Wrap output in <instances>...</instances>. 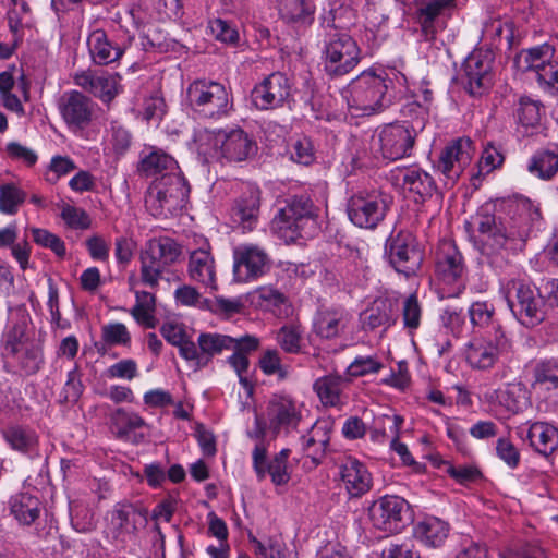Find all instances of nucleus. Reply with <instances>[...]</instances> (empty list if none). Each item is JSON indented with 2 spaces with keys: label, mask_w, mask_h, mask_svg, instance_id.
I'll use <instances>...</instances> for the list:
<instances>
[{
  "label": "nucleus",
  "mask_w": 558,
  "mask_h": 558,
  "mask_svg": "<svg viewBox=\"0 0 558 558\" xmlns=\"http://www.w3.org/2000/svg\"><path fill=\"white\" fill-rule=\"evenodd\" d=\"M534 388L545 398L558 403V366L550 362H542L534 369Z\"/></svg>",
  "instance_id": "obj_37"
},
{
  "label": "nucleus",
  "mask_w": 558,
  "mask_h": 558,
  "mask_svg": "<svg viewBox=\"0 0 558 558\" xmlns=\"http://www.w3.org/2000/svg\"><path fill=\"white\" fill-rule=\"evenodd\" d=\"M509 220L502 221L487 208L474 217L481 234V250L493 265L507 260L510 253L522 248L530 231L542 219L539 207L529 198L520 197L508 204Z\"/></svg>",
  "instance_id": "obj_1"
},
{
  "label": "nucleus",
  "mask_w": 558,
  "mask_h": 558,
  "mask_svg": "<svg viewBox=\"0 0 558 558\" xmlns=\"http://www.w3.org/2000/svg\"><path fill=\"white\" fill-rule=\"evenodd\" d=\"M391 75L392 77H389V80H395L399 85L407 87L411 93L412 101L404 105L402 109L403 116H415L416 126L423 129L434 99L433 90L429 88V83L423 80L418 87L411 90L408 85V77L403 73L391 71Z\"/></svg>",
  "instance_id": "obj_23"
},
{
  "label": "nucleus",
  "mask_w": 558,
  "mask_h": 558,
  "mask_svg": "<svg viewBox=\"0 0 558 558\" xmlns=\"http://www.w3.org/2000/svg\"><path fill=\"white\" fill-rule=\"evenodd\" d=\"M180 355L192 363V366L195 371H198L205 366H207V357L203 354L201 349H197V345L186 338L182 344L178 345Z\"/></svg>",
  "instance_id": "obj_58"
},
{
  "label": "nucleus",
  "mask_w": 558,
  "mask_h": 558,
  "mask_svg": "<svg viewBox=\"0 0 558 558\" xmlns=\"http://www.w3.org/2000/svg\"><path fill=\"white\" fill-rule=\"evenodd\" d=\"M555 56V48L549 44L524 49L515 57V64L522 71L539 73Z\"/></svg>",
  "instance_id": "obj_35"
},
{
  "label": "nucleus",
  "mask_w": 558,
  "mask_h": 558,
  "mask_svg": "<svg viewBox=\"0 0 558 558\" xmlns=\"http://www.w3.org/2000/svg\"><path fill=\"white\" fill-rule=\"evenodd\" d=\"M505 296L522 325L534 327L545 319V301L531 284L521 280H509L505 287Z\"/></svg>",
  "instance_id": "obj_9"
},
{
  "label": "nucleus",
  "mask_w": 558,
  "mask_h": 558,
  "mask_svg": "<svg viewBox=\"0 0 558 558\" xmlns=\"http://www.w3.org/2000/svg\"><path fill=\"white\" fill-rule=\"evenodd\" d=\"M10 510L20 524L31 525L40 514V501L29 493H19L12 496Z\"/></svg>",
  "instance_id": "obj_39"
},
{
  "label": "nucleus",
  "mask_w": 558,
  "mask_h": 558,
  "mask_svg": "<svg viewBox=\"0 0 558 558\" xmlns=\"http://www.w3.org/2000/svg\"><path fill=\"white\" fill-rule=\"evenodd\" d=\"M236 347L232 348L233 354L229 356L228 362L234 368L238 375L245 373L250 362L247 353L258 348V339L252 336H243L235 339Z\"/></svg>",
  "instance_id": "obj_46"
},
{
  "label": "nucleus",
  "mask_w": 558,
  "mask_h": 558,
  "mask_svg": "<svg viewBox=\"0 0 558 558\" xmlns=\"http://www.w3.org/2000/svg\"><path fill=\"white\" fill-rule=\"evenodd\" d=\"M422 307L417 296L416 294H410L402 304L403 326L410 330H415L420 327Z\"/></svg>",
  "instance_id": "obj_57"
},
{
  "label": "nucleus",
  "mask_w": 558,
  "mask_h": 558,
  "mask_svg": "<svg viewBox=\"0 0 558 558\" xmlns=\"http://www.w3.org/2000/svg\"><path fill=\"white\" fill-rule=\"evenodd\" d=\"M518 121L525 128H534L541 122V104L529 97H521L517 111Z\"/></svg>",
  "instance_id": "obj_52"
},
{
  "label": "nucleus",
  "mask_w": 558,
  "mask_h": 558,
  "mask_svg": "<svg viewBox=\"0 0 558 558\" xmlns=\"http://www.w3.org/2000/svg\"><path fill=\"white\" fill-rule=\"evenodd\" d=\"M339 470L344 488L351 497L359 498L372 488V475L357 459L345 457L341 461Z\"/></svg>",
  "instance_id": "obj_26"
},
{
  "label": "nucleus",
  "mask_w": 558,
  "mask_h": 558,
  "mask_svg": "<svg viewBox=\"0 0 558 558\" xmlns=\"http://www.w3.org/2000/svg\"><path fill=\"white\" fill-rule=\"evenodd\" d=\"M180 255L181 246L174 240L167 236L149 240L140 254L142 283L156 288L166 268Z\"/></svg>",
  "instance_id": "obj_8"
},
{
  "label": "nucleus",
  "mask_w": 558,
  "mask_h": 558,
  "mask_svg": "<svg viewBox=\"0 0 558 558\" xmlns=\"http://www.w3.org/2000/svg\"><path fill=\"white\" fill-rule=\"evenodd\" d=\"M289 454V449H282L265 465V476L269 475L276 486L286 485L291 478L288 468Z\"/></svg>",
  "instance_id": "obj_48"
},
{
  "label": "nucleus",
  "mask_w": 558,
  "mask_h": 558,
  "mask_svg": "<svg viewBox=\"0 0 558 558\" xmlns=\"http://www.w3.org/2000/svg\"><path fill=\"white\" fill-rule=\"evenodd\" d=\"M191 109L198 116L218 120L232 110V98L226 86L210 80H195L186 89Z\"/></svg>",
  "instance_id": "obj_6"
},
{
  "label": "nucleus",
  "mask_w": 558,
  "mask_h": 558,
  "mask_svg": "<svg viewBox=\"0 0 558 558\" xmlns=\"http://www.w3.org/2000/svg\"><path fill=\"white\" fill-rule=\"evenodd\" d=\"M199 141L203 154L227 162H241L257 153L256 142L242 129L206 132Z\"/></svg>",
  "instance_id": "obj_3"
},
{
  "label": "nucleus",
  "mask_w": 558,
  "mask_h": 558,
  "mask_svg": "<svg viewBox=\"0 0 558 558\" xmlns=\"http://www.w3.org/2000/svg\"><path fill=\"white\" fill-rule=\"evenodd\" d=\"M504 162V156L494 146L488 145L482 153L478 161L480 173L487 174Z\"/></svg>",
  "instance_id": "obj_61"
},
{
  "label": "nucleus",
  "mask_w": 558,
  "mask_h": 558,
  "mask_svg": "<svg viewBox=\"0 0 558 558\" xmlns=\"http://www.w3.org/2000/svg\"><path fill=\"white\" fill-rule=\"evenodd\" d=\"M497 456L511 469H514L520 461L518 449L506 438L497 440Z\"/></svg>",
  "instance_id": "obj_63"
},
{
  "label": "nucleus",
  "mask_w": 558,
  "mask_h": 558,
  "mask_svg": "<svg viewBox=\"0 0 558 558\" xmlns=\"http://www.w3.org/2000/svg\"><path fill=\"white\" fill-rule=\"evenodd\" d=\"M454 5V0H415V19L421 25L426 40L435 37L434 21L447 9Z\"/></svg>",
  "instance_id": "obj_29"
},
{
  "label": "nucleus",
  "mask_w": 558,
  "mask_h": 558,
  "mask_svg": "<svg viewBox=\"0 0 558 558\" xmlns=\"http://www.w3.org/2000/svg\"><path fill=\"white\" fill-rule=\"evenodd\" d=\"M527 171L541 180L553 179L558 172V145L537 150L529 160Z\"/></svg>",
  "instance_id": "obj_33"
},
{
  "label": "nucleus",
  "mask_w": 558,
  "mask_h": 558,
  "mask_svg": "<svg viewBox=\"0 0 558 558\" xmlns=\"http://www.w3.org/2000/svg\"><path fill=\"white\" fill-rule=\"evenodd\" d=\"M189 189L180 174H163L149 186L145 204L155 217H167L181 209L187 198Z\"/></svg>",
  "instance_id": "obj_7"
},
{
  "label": "nucleus",
  "mask_w": 558,
  "mask_h": 558,
  "mask_svg": "<svg viewBox=\"0 0 558 558\" xmlns=\"http://www.w3.org/2000/svg\"><path fill=\"white\" fill-rule=\"evenodd\" d=\"M501 558H545L544 551L530 544L520 545L502 550Z\"/></svg>",
  "instance_id": "obj_64"
},
{
  "label": "nucleus",
  "mask_w": 558,
  "mask_h": 558,
  "mask_svg": "<svg viewBox=\"0 0 558 558\" xmlns=\"http://www.w3.org/2000/svg\"><path fill=\"white\" fill-rule=\"evenodd\" d=\"M62 219L73 229H88L90 219L84 209L66 205L61 213Z\"/></svg>",
  "instance_id": "obj_60"
},
{
  "label": "nucleus",
  "mask_w": 558,
  "mask_h": 558,
  "mask_svg": "<svg viewBox=\"0 0 558 558\" xmlns=\"http://www.w3.org/2000/svg\"><path fill=\"white\" fill-rule=\"evenodd\" d=\"M8 444L15 450L28 451L37 444L36 434L22 426H11L3 432Z\"/></svg>",
  "instance_id": "obj_49"
},
{
  "label": "nucleus",
  "mask_w": 558,
  "mask_h": 558,
  "mask_svg": "<svg viewBox=\"0 0 558 558\" xmlns=\"http://www.w3.org/2000/svg\"><path fill=\"white\" fill-rule=\"evenodd\" d=\"M417 130L414 125L391 123L379 132L380 153L385 159L398 160L410 156Z\"/></svg>",
  "instance_id": "obj_16"
},
{
  "label": "nucleus",
  "mask_w": 558,
  "mask_h": 558,
  "mask_svg": "<svg viewBox=\"0 0 558 558\" xmlns=\"http://www.w3.org/2000/svg\"><path fill=\"white\" fill-rule=\"evenodd\" d=\"M110 423L112 428L116 429L117 437L122 439L129 438L131 433L147 426L142 416L123 408H119L110 414Z\"/></svg>",
  "instance_id": "obj_42"
},
{
  "label": "nucleus",
  "mask_w": 558,
  "mask_h": 558,
  "mask_svg": "<svg viewBox=\"0 0 558 558\" xmlns=\"http://www.w3.org/2000/svg\"><path fill=\"white\" fill-rule=\"evenodd\" d=\"M189 278L206 290H217V269L214 256L208 250L199 248L190 254Z\"/></svg>",
  "instance_id": "obj_27"
},
{
  "label": "nucleus",
  "mask_w": 558,
  "mask_h": 558,
  "mask_svg": "<svg viewBox=\"0 0 558 558\" xmlns=\"http://www.w3.org/2000/svg\"><path fill=\"white\" fill-rule=\"evenodd\" d=\"M259 367L265 375H277L280 380L289 377V367L282 365L277 350H266L259 357Z\"/></svg>",
  "instance_id": "obj_53"
},
{
  "label": "nucleus",
  "mask_w": 558,
  "mask_h": 558,
  "mask_svg": "<svg viewBox=\"0 0 558 558\" xmlns=\"http://www.w3.org/2000/svg\"><path fill=\"white\" fill-rule=\"evenodd\" d=\"M290 95L289 78L280 72H275L253 88L251 97L257 109L269 110L281 107Z\"/></svg>",
  "instance_id": "obj_19"
},
{
  "label": "nucleus",
  "mask_w": 558,
  "mask_h": 558,
  "mask_svg": "<svg viewBox=\"0 0 558 558\" xmlns=\"http://www.w3.org/2000/svg\"><path fill=\"white\" fill-rule=\"evenodd\" d=\"M317 208L307 197H295L274 217L271 229L284 242L311 236L317 230Z\"/></svg>",
  "instance_id": "obj_2"
},
{
  "label": "nucleus",
  "mask_w": 558,
  "mask_h": 558,
  "mask_svg": "<svg viewBox=\"0 0 558 558\" xmlns=\"http://www.w3.org/2000/svg\"><path fill=\"white\" fill-rule=\"evenodd\" d=\"M146 522L145 511L132 504H117L106 514V536L114 542L125 543Z\"/></svg>",
  "instance_id": "obj_13"
},
{
  "label": "nucleus",
  "mask_w": 558,
  "mask_h": 558,
  "mask_svg": "<svg viewBox=\"0 0 558 558\" xmlns=\"http://www.w3.org/2000/svg\"><path fill=\"white\" fill-rule=\"evenodd\" d=\"M388 202L378 193H359L348 203L350 220L360 228L373 229L385 217Z\"/></svg>",
  "instance_id": "obj_14"
},
{
  "label": "nucleus",
  "mask_w": 558,
  "mask_h": 558,
  "mask_svg": "<svg viewBox=\"0 0 558 558\" xmlns=\"http://www.w3.org/2000/svg\"><path fill=\"white\" fill-rule=\"evenodd\" d=\"M277 341L288 353H299L301 350L302 331L298 326L289 325L280 328Z\"/></svg>",
  "instance_id": "obj_56"
},
{
  "label": "nucleus",
  "mask_w": 558,
  "mask_h": 558,
  "mask_svg": "<svg viewBox=\"0 0 558 558\" xmlns=\"http://www.w3.org/2000/svg\"><path fill=\"white\" fill-rule=\"evenodd\" d=\"M209 27L216 39L222 43L233 44L239 38L238 31L221 19L211 21Z\"/></svg>",
  "instance_id": "obj_62"
},
{
  "label": "nucleus",
  "mask_w": 558,
  "mask_h": 558,
  "mask_svg": "<svg viewBox=\"0 0 558 558\" xmlns=\"http://www.w3.org/2000/svg\"><path fill=\"white\" fill-rule=\"evenodd\" d=\"M350 313L342 306H323L314 317V332L323 339L339 337L349 326Z\"/></svg>",
  "instance_id": "obj_25"
},
{
  "label": "nucleus",
  "mask_w": 558,
  "mask_h": 558,
  "mask_svg": "<svg viewBox=\"0 0 558 558\" xmlns=\"http://www.w3.org/2000/svg\"><path fill=\"white\" fill-rule=\"evenodd\" d=\"M33 238L34 241L45 247H49L59 257H63L65 255V245L64 242L53 233L45 229H33Z\"/></svg>",
  "instance_id": "obj_59"
},
{
  "label": "nucleus",
  "mask_w": 558,
  "mask_h": 558,
  "mask_svg": "<svg viewBox=\"0 0 558 558\" xmlns=\"http://www.w3.org/2000/svg\"><path fill=\"white\" fill-rule=\"evenodd\" d=\"M361 60V50L348 34L336 33L327 40L323 51L325 72L330 76H343L351 72Z\"/></svg>",
  "instance_id": "obj_11"
},
{
  "label": "nucleus",
  "mask_w": 558,
  "mask_h": 558,
  "mask_svg": "<svg viewBox=\"0 0 558 558\" xmlns=\"http://www.w3.org/2000/svg\"><path fill=\"white\" fill-rule=\"evenodd\" d=\"M385 255L393 269L405 277L415 275L424 259L416 238L408 231H399L387 239Z\"/></svg>",
  "instance_id": "obj_10"
},
{
  "label": "nucleus",
  "mask_w": 558,
  "mask_h": 558,
  "mask_svg": "<svg viewBox=\"0 0 558 558\" xmlns=\"http://www.w3.org/2000/svg\"><path fill=\"white\" fill-rule=\"evenodd\" d=\"M25 193L14 184L0 186V211L7 215H14L25 201Z\"/></svg>",
  "instance_id": "obj_51"
},
{
  "label": "nucleus",
  "mask_w": 558,
  "mask_h": 558,
  "mask_svg": "<svg viewBox=\"0 0 558 558\" xmlns=\"http://www.w3.org/2000/svg\"><path fill=\"white\" fill-rule=\"evenodd\" d=\"M408 509L407 501L398 496H384L375 500L368 508L372 525L384 533H398L403 526V514Z\"/></svg>",
  "instance_id": "obj_15"
},
{
  "label": "nucleus",
  "mask_w": 558,
  "mask_h": 558,
  "mask_svg": "<svg viewBox=\"0 0 558 558\" xmlns=\"http://www.w3.org/2000/svg\"><path fill=\"white\" fill-rule=\"evenodd\" d=\"M383 368V363L375 356H356L347 367V375L350 377H362L376 374Z\"/></svg>",
  "instance_id": "obj_55"
},
{
  "label": "nucleus",
  "mask_w": 558,
  "mask_h": 558,
  "mask_svg": "<svg viewBox=\"0 0 558 558\" xmlns=\"http://www.w3.org/2000/svg\"><path fill=\"white\" fill-rule=\"evenodd\" d=\"M526 437L531 446L544 456L551 454L558 448V429L548 423L531 424Z\"/></svg>",
  "instance_id": "obj_34"
},
{
  "label": "nucleus",
  "mask_w": 558,
  "mask_h": 558,
  "mask_svg": "<svg viewBox=\"0 0 558 558\" xmlns=\"http://www.w3.org/2000/svg\"><path fill=\"white\" fill-rule=\"evenodd\" d=\"M473 154V142L466 137L458 138L442 150L437 167L447 179L456 181L471 163Z\"/></svg>",
  "instance_id": "obj_22"
},
{
  "label": "nucleus",
  "mask_w": 558,
  "mask_h": 558,
  "mask_svg": "<svg viewBox=\"0 0 558 558\" xmlns=\"http://www.w3.org/2000/svg\"><path fill=\"white\" fill-rule=\"evenodd\" d=\"M94 102L77 90L63 93L58 99V110L72 132L86 129L94 116Z\"/></svg>",
  "instance_id": "obj_17"
},
{
  "label": "nucleus",
  "mask_w": 558,
  "mask_h": 558,
  "mask_svg": "<svg viewBox=\"0 0 558 558\" xmlns=\"http://www.w3.org/2000/svg\"><path fill=\"white\" fill-rule=\"evenodd\" d=\"M315 5L312 0H280L279 14L291 24L307 25L314 20Z\"/></svg>",
  "instance_id": "obj_38"
},
{
  "label": "nucleus",
  "mask_w": 558,
  "mask_h": 558,
  "mask_svg": "<svg viewBox=\"0 0 558 558\" xmlns=\"http://www.w3.org/2000/svg\"><path fill=\"white\" fill-rule=\"evenodd\" d=\"M494 337L475 338L465 349V359L475 369H489L498 360L509 353L511 344L500 326L494 327Z\"/></svg>",
  "instance_id": "obj_12"
},
{
  "label": "nucleus",
  "mask_w": 558,
  "mask_h": 558,
  "mask_svg": "<svg viewBox=\"0 0 558 558\" xmlns=\"http://www.w3.org/2000/svg\"><path fill=\"white\" fill-rule=\"evenodd\" d=\"M259 213V191L250 190L243 194L232 209L233 219L242 225L243 229L252 230Z\"/></svg>",
  "instance_id": "obj_36"
},
{
  "label": "nucleus",
  "mask_w": 558,
  "mask_h": 558,
  "mask_svg": "<svg viewBox=\"0 0 558 558\" xmlns=\"http://www.w3.org/2000/svg\"><path fill=\"white\" fill-rule=\"evenodd\" d=\"M465 272L463 257L450 241L439 244L436 253V275L445 283L451 284L462 280Z\"/></svg>",
  "instance_id": "obj_24"
},
{
  "label": "nucleus",
  "mask_w": 558,
  "mask_h": 558,
  "mask_svg": "<svg viewBox=\"0 0 558 558\" xmlns=\"http://www.w3.org/2000/svg\"><path fill=\"white\" fill-rule=\"evenodd\" d=\"M303 404L289 395H274L267 405L270 428L276 432L295 430L302 421Z\"/></svg>",
  "instance_id": "obj_18"
},
{
  "label": "nucleus",
  "mask_w": 558,
  "mask_h": 558,
  "mask_svg": "<svg viewBox=\"0 0 558 558\" xmlns=\"http://www.w3.org/2000/svg\"><path fill=\"white\" fill-rule=\"evenodd\" d=\"M449 535V524L436 517H428L416 523L414 536L427 547L441 546Z\"/></svg>",
  "instance_id": "obj_32"
},
{
  "label": "nucleus",
  "mask_w": 558,
  "mask_h": 558,
  "mask_svg": "<svg viewBox=\"0 0 558 558\" xmlns=\"http://www.w3.org/2000/svg\"><path fill=\"white\" fill-rule=\"evenodd\" d=\"M348 381L340 375L329 374L317 378L313 384V389L323 405L339 408L344 403L343 388Z\"/></svg>",
  "instance_id": "obj_30"
},
{
  "label": "nucleus",
  "mask_w": 558,
  "mask_h": 558,
  "mask_svg": "<svg viewBox=\"0 0 558 558\" xmlns=\"http://www.w3.org/2000/svg\"><path fill=\"white\" fill-rule=\"evenodd\" d=\"M269 258L264 248L254 244H242L234 250L233 274L238 282H247L264 275Z\"/></svg>",
  "instance_id": "obj_21"
},
{
  "label": "nucleus",
  "mask_w": 558,
  "mask_h": 558,
  "mask_svg": "<svg viewBox=\"0 0 558 558\" xmlns=\"http://www.w3.org/2000/svg\"><path fill=\"white\" fill-rule=\"evenodd\" d=\"M17 319L12 322L3 336V351L13 357L29 374L37 372L41 363V351L32 339L28 329V316L24 310H17Z\"/></svg>",
  "instance_id": "obj_5"
},
{
  "label": "nucleus",
  "mask_w": 558,
  "mask_h": 558,
  "mask_svg": "<svg viewBox=\"0 0 558 558\" xmlns=\"http://www.w3.org/2000/svg\"><path fill=\"white\" fill-rule=\"evenodd\" d=\"M235 339L227 335L204 332L198 336L197 344L206 355L208 364L214 355L236 347Z\"/></svg>",
  "instance_id": "obj_44"
},
{
  "label": "nucleus",
  "mask_w": 558,
  "mask_h": 558,
  "mask_svg": "<svg viewBox=\"0 0 558 558\" xmlns=\"http://www.w3.org/2000/svg\"><path fill=\"white\" fill-rule=\"evenodd\" d=\"M70 517L72 526L80 533H89L97 526L94 511L82 500L70 502Z\"/></svg>",
  "instance_id": "obj_47"
},
{
  "label": "nucleus",
  "mask_w": 558,
  "mask_h": 558,
  "mask_svg": "<svg viewBox=\"0 0 558 558\" xmlns=\"http://www.w3.org/2000/svg\"><path fill=\"white\" fill-rule=\"evenodd\" d=\"M74 82L81 88L89 92L105 102H108L117 95V81L109 74H97L92 71L76 73Z\"/></svg>",
  "instance_id": "obj_28"
},
{
  "label": "nucleus",
  "mask_w": 558,
  "mask_h": 558,
  "mask_svg": "<svg viewBox=\"0 0 558 558\" xmlns=\"http://www.w3.org/2000/svg\"><path fill=\"white\" fill-rule=\"evenodd\" d=\"M140 171L147 177L180 174L174 158L162 150H153L141 160Z\"/></svg>",
  "instance_id": "obj_40"
},
{
  "label": "nucleus",
  "mask_w": 558,
  "mask_h": 558,
  "mask_svg": "<svg viewBox=\"0 0 558 558\" xmlns=\"http://www.w3.org/2000/svg\"><path fill=\"white\" fill-rule=\"evenodd\" d=\"M402 182L409 191L417 194L421 198L432 196L435 190L433 178L421 169H407L403 172Z\"/></svg>",
  "instance_id": "obj_45"
},
{
  "label": "nucleus",
  "mask_w": 558,
  "mask_h": 558,
  "mask_svg": "<svg viewBox=\"0 0 558 558\" xmlns=\"http://www.w3.org/2000/svg\"><path fill=\"white\" fill-rule=\"evenodd\" d=\"M397 320L393 314L392 304L388 300H381L366 310L362 315V326L366 330H374L378 327H389Z\"/></svg>",
  "instance_id": "obj_41"
},
{
  "label": "nucleus",
  "mask_w": 558,
  "mask_h": 558,
  "mask_svg": "<svg viewBox=\"0 0 558 558\" xmlns=\"http://www.w3.org/2000/svg\"><path fill=\"white\" fill-rule=\"evenodd\" d=\"M87 46L92 60L100 65L112 63L123 54V50L113 45L102 29H96L89 34Z\"/></svg>",
  "instance_id": "obj_31"
},
{
  "label": "nucleus",
  "mask_w": 558,
  "mask_h": 558,
  "mask_svg": "<svg viewBox=\"0 0 558 558\" xmlns=\"http://www.w3.org/2000/svg\"><path fill=\"white\" fill-rule=\"evenodd\" d=\"M101 339L108 347L129 345L131 335L124 324L111 323L102 326Z\"/></svg>",
  "instance_id": "obj_54"
},
{
  "label": "nucleus",
  "mask_w": 558,
  "mask_h": 558,
  "mask_svg": "<svg viewBox=\"0 0 558 558\" xmlns=\"http://www.w3.org/2000/svg\"><path fill=\"white\" fill-rule=\"evenodd\" d=\"M136 303L131 310L134 319L146 328H155L157 319L155 312V296L147 291L135 292Z\"/></svg>",
  "instance_id": "obj_43"
},
{
  "label": "nucleus",
  "mask_w": 558,
  "mask_h": 558,
  "mask_svg": "<svg viewBox=\"0 0 558 558\" xmlns=\"http://www.w3.org/2000/svg\"><path fill=\"white\" fill-rule=\"evenodd\" d=\"M493 56L489 51L475 50L464 61V85L472 96H480L493 83Z\"/></svg>",
  "instance_id": "obj_20"
},
{
  "label": "nucleus",
  "mask_w": 558,
  "mask_h": 558,
  "mask_svg": "<svg viewBox=\"0 0 558 558\" xmlns=\"http://www.w3.org/2000/svg\"><path fill=\"white\" fill-rule=\"evenodd\" d=\"M387 89L386 80L369 70L352 80L344 94L350 108L363 116H372L391 104Z\"/></svg>",
  "instance_id": "obj_4"
},
{
  "label": "nucleus",
  "mask_w": 558,
  "mask_h": 558,
  "mask_svg": "<svg viewBox=\"0 0 558 558\" xmlns=\"http://www.w3.org/2000/svg\"><path fill=\"white\" fill-rule=\"evenodd\" d=\"M470 323L474 328L485 329L494 326L495 307L486 301L473 302L469 307Z\"/></svg>",
  "instance_id": "obj_50"
}]
</instances>
